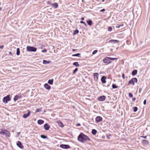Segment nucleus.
Returning a JSON list of instances; mask_svg holds the SVG:
<instances>
[{"mask_svg":"<svg viewBox=\"0 0 150 150\" xmlns=\"http://www.w3.org/2000/svg\"><path fill=\"white\" fill-rule=\"evenodd\" d=\"M59 126L61 127H63L64 125L62 122L60 121H59L57 122Z\"/></svg>","mask_w":150,"mask_h":150,"instance_id":"21","label":"nucleus"},{"mask_svg":"<svg viewBox=\"0 0 150 150\" xmlns=\"http://www.w3.org/2000/svg\"><path fill=\"white\" fill-rule=\"evenodd\" d=\"M44 122V121L41 120H40L38 121V123L40 125H41L43 124Z\"/></svg>","mask_w":150,"mask_h":150,"instance_id":"23","label":"nucleus"},{"mask_svg":"<svg viewBox=\"0 0 150 150\" xmlns=\"http://www.w3.org/2000/svg\"><path fill=\"white\" fill-rule=\"evenodd\" d=\"M76 50V49H73L72 50V51H75Z\"/></svg>","mask_w":150,"mask_h":150,"instance_id":"54","label":"nucleus"},{"mask_svg":"<svg viewBox=\"0 0 150 150\" xmlns=\"http://www.w3.org/2000/svg\"><path fill=\"white\" fill-rule=\"evenodd\" d=\"M73 65L77 67L79 66V64L77 62L74 63Z\"/></svg>","mask_w":150,"mask_h":150,"instance_id":"27","label":"nucleus"},{"mask_svg":"<svg viewBox=\"0 0 150 150\" xmlns=\"http://www.w3.org/2000/svg\"><path fill=\"white\" fill-rule=\"evenodd\" d=\"M50 4L54 8H57L58 7V4L57 3Z\"/></svg>","mask_w":150,"mask_h":150,"instance_id":"18","label":"nucleus"},{"mask_svg":"<svg viewBox=\"0 0 150 150\" xmlns=\"http://www.w3.org/2000/svg\"><path fill=\"white\" fill-rule=\"evenodd\" d=\"M27 51L28 52H36L37 50V48L33 47L28 46L26 47Z\"/></svg>","mask_w":150,"mask_h":150,"instance_id":"3","label":"nucleus"},{"mask_svg":"<svg viewBox=\"0 0 150 150\" xmlns=\"http://www.w3.org/2000/svg\"><path fill=\"white\" fill-rule=\"evenodd\" d=\"M137 79L136 78H132L131 80H130L128 82L129 84H132V85H134V82L137 83Z\"/></svg>","mask_w":150,"mask_h":150,"instance_id":"5","label":"nucleus"},{"mask_svg":"<svg viewBox=\"0 0 150 150\" xmlns=\"http://www.w3.org/2000/svg\"><path fill=\"white\" fill-rule=\"evenodd\" d=\"M96 121L97 122H99L102 120V118L100 116H97L95 119Z\"/></svg>","mask_w":150,"mask_h":150,"instance_id":"9","label":"nucleus"},{"mask_svg":"<svg viewBox=\"0 0 150 150\" xmlns=\"http://www.w3.org/2000/svg\"><path fill=\"white\" fill-rule=\"evenodd\" d=\"M112 49H111V50H110V51H112Z\"/></svg>","mask_w":150,"mask_h":150,"instance_id":"56","label":"nucleus"},{"mask_svg":"<svg viewBox=\"0 0 150 150\" xmlns=\"http://www.w3.org/2000/svg\"><path fill=\"white\" fill-rule=\"evenodd\" d=\"M47 4H49L50 5H51V4H52L50 2V1H48L47 2Z\"/></svg>","mask_w":150,"mask_h":150,"instance_id":"47","label":"nucleus"},{"mask_svg":"<svg viewBox=\"0 0 150 150\" xmlns=\"http://www.w3.org/2000/svg\"><path fill=\"white\" fill-rule=\"evenodd\" d=\"M45 88L49 90L51 89V86L47 83H45L44 85Z\"/></svg>","mask_w":150,"mask_h":150,"instance_id":"16","label":"nucleus"},{"mask_svg":"<svg viewBox=\"0 0 150 150\" xmlns=\"http://www.w3.org/2000/svg\"><path fill=\"white\" fill-rule=\"evenodd\" d=\"M28 113L24 114H23V118H27V117H29L30 116V112L29 110H28Z\"/></svg>","mask_w":150,"mask_h":150,"instance_id":"12","label":"nucleus"},{"mask_svg":"<svg viewBox=\"0 0 150 150\" xmlns=\"http://www.w3.org/2000/svg\"><path fill=\"white\" fill-rule=\"evenodd\" d=\"M17 146L21 149H23L24 146L20 141H18L16 143Z\"/></svg>","mask_w":150,"mask_h":150,"instance_id":"11","label":"nucleus"},{"mask_svg":"<svg viewBox=\"0 0 150 150\" xmlns=\"http://www.w3.org/2000/svg\"><path fill=\"white\" fill-rule=\"evenodd\" d=\"M81 20H84V18L83 17H82L81 18Z\"/></svg>","mask_w":150,"mask_h":150,"instance_id":"52","label":"nucleus"},{"mask_svg":"<svg viewBox=\"0 0 150 150\" xmlns=\"http://www.w3.org/2000/svg\"><path fill=\"white\" fill-rule=\"evenodd\" d=\"M108 30L109 31H111L112 30V28L111 27H109L108 28Z\"/></svg>","mask_w":150,"mask_h":150,"instance_id":"38","label":"nucleus"},{"mask_svg":"<svg viewBox=\"0 0 150 150\" xmlns=\"http://www.w3.org/2000/svg\"><path fill=\"white\" fill-rule=\"evenodd\" d=\"M97 52H98V50H95L92 53V54H96Z\"/></svg>","mask_w":150,"mask_h":150,"instance_id":"39","label":"nucleus"},{"mask_svg":"<svg viewBox=\"0 0 150 150\" xmlns=\"http://www.w3.org/2000/svg\"><path fill=\"white\" fill-rule=\"evenodd\" d=\"M79 31L78 30H75L74 33V34L75 35L76 34H77L79 33Z\"/></svg>","mask_w":150,"mask_h":150,"instance_id":"31","label":"nucleus"},{"mask_svg":"<svg viewBox=\"0 0 150 150\" xmlns=\"http://www.w3.org/2000/svg\"><path fill=\"white\" fill-rule=\"evenodd\" d=\"M141 137L144 138V139H146V136H141Z\"/></svg>","mask_w":150,"mask_h":150,"instance_id":"44","label":"nucleus"},{"mask_svg":"<svg viewBox=\"0 0 150 150\" xmlns=\"http://www.w3.org/2000/svg\"><path fill=\"white\" fill-rule=\"evenodd\" d=\"M142 144L144 145H146L148 144L149 142H148V141L146 140H143V141H142Z\"/></svg>","mask_w":150,"mask_h":150,"instance_id":"19","label":"nucleus"},{"mask_svg":"<svg viewBox=\"0 0 150 150\" xmlns=\"http://www.w3.org/2000/svg\"><path fill=\"white\" fill-rule=\"evenodd\" d=\"M41 137L42 138H43V139H46V138H47V137L45 136V135H42L41 136Z\"/></svg>","mask_w":150,"mask_h":150,"instance_id":"32","label":"nucleus"},{"mask_svg":"<svg viewBox=\"0 0 150 150\" xmlns=\"http://www.w3.org/2000/svg\"><path fill=\"white\" fill-rule=\"evenodd\" d=\"M9 54H10L11 55H12V52H11L10 51L9 52Z\"/></svg>","mask_w":150,"mask_h":150,"instance_id":"53","label":"nucleus"},{"mask_svg":"<svg viewBox=\"0 0 150 150\" xmlns=\"http://www.w3.org/2000/svg\"><path fill=\"white\" fill-rule=\"evenodd\" d=\"M17 52H16V54L18 55L20 54V50L19 48H17Z\"/></svg>","mask_w":150,"mask_h":150,"instance_id":"28","label":"nucleus"},{"mask_svg":"<svg viewBox=\"0 0 150 150\" xmlns=\"http://www.w3.org/2000/svg\"><path fill=\"white\" fill-rule=\"evenodd\" d=\"M22 97L21 95H16L13 98L14 100L15 101L17 100L18 99Z\"/></svg>","mask_w":150,"mask_h":150,"instance_id":"13","label":"nucleus"},{"mask_svg":"<svg viewBox=\"0 0 150 150\" xmlns=\"http://www.w3.org/2000/svg\"><path fill=\"white\" fill-rule=\"evenodd\" d=\"M0 134L5 135L6 137H9L10 136L9 132L4 129H0Z\"/></svg>","mask_w":150,"mask_h":150,"instance_id":"2","label":"nucleus"},{"mask_svg":"<svg viewBox=\"0 0 150 150\" xmlns=\"http://www.w3.org/2000/svg\"><path fill=\"white\" fill-rule=\"evenodd\" d=\"M60 146L61 148L64 149H68L70 147L69 145L64 144H61Z\"/></svg>","mask_w":150,"mask_h":150,"instance_id":"7","label":"nucleus"},{"mask_svg":"<svg viewBox=\"0 0 150 150\" xmlns=\"http://www.w3.org/2000/svg\"><path fill=\"white\" fill-rule=\"evenodd\" d=\"M78 140L79 141L83 142L87 141H90V139L86 135L83 133H81L78 137Z\"/></svg>","mask_w":150,"mask_h":150,"instance_id":"1","label":"nucleus"},{"mask_svg":"<svg viewBox=\"0 0 150 150\" xmlns=\"http://www.w3.org/2000/svg\"><path fill=\"white\" fill-rule=\"evenodd\" d=\"M142 91V89L141 88H140L139 89V92H140Z\"/></svg>","mask_w":150,"mask_h":150,"instance_id":"51","label":"nucleus"},{"mask_svg":"<svg viewBox=\"0 0 150 150\" xmlns=\"http://www.w3.org/2000/svg\"><path fill=\"white\" fill-rule=\"evenodd\" d=\"M109 57H106L103 60V62L104 63L109 64L111 62L110 61Z\"/></svg>","mask_w":150,"mask_h":150,"instance_id":"8","label":"nucleus"},{"mask_svg":"<svg viewBox=\"0 0 150 150\" xmlns=\"http://www.w3.org/2000/svg\"><path fill=\"white\" fill-rule=\"evenodd\" d=\"M40 111V109L39 108H37L36 110V112H39Z\"/></svg>","mask_w":150,"mask_h":150,"instance_id":"48","label":"nucleus"},{"mask_svg":"<svg viewBox=\"0 0 150 150\" xmlns=\"http://www.w3.org/2000/svg\"><path fill=\"white\" fill-rule=\"evenodd\" d=\"M47 52V50L45 49L44 50H42L41 51V52Z\"/></svg>","mask_w":150,"mask_h":150,"instance_id":"40","label":"nucleus"},{"mask_svg":"<svg viewBox=\"0 0 150 150\" xmlns=\"http://www.w3.org/2000/svg\"><path fill=\"white\" fill-rule=\"evenodd\" d=\"M50 127V126L47 124H45L44 125V128L46 130H49Z\"/></svg>","mask_w":150,"mask_h":150,"instance_id":"17","label":"nucleus"},{"mask_svg":"<svg viewBox=\"0 0 150 150\" xmlns=\"http://www.w3.org/2000/svg\"><path fill=\"white\" fill-rule=\"evenodd\" d=\"M109 58L111 60H117L118 59V58H113L109 57Z\"/></svg>","mask_w":150,"mask_h":150,"instance_id":"30","label":"nucleus"},{"mask_svg":"<svg viewBox=\"0 0 150 150\" xmlns=\"http://www.w3.org/2000/svg\"><path fill=\"white\" fill-rule=\"evenodd\" d=\"M137 70H134L132 72V76H134L137 74Z\"/></svg>","mask_w":150,"mask_h":150,"instance_id":"20","label":"nucleus"},{"mask_svg":"<svg viewBox=\"0 0 150 150\" xmlns=\"http://www.w3.org/2000/svg\"><path fill=\"white\" fill-rule=\"evenodd\" d=\"M106 97L104 96H100L98 98V100L100 101H103L105 100Z\"/></svg>","mask_w":150,"mask_h":150,"instance_id":"10","label":"nucleus"},{"mask_svg":"<svg viewBox=\"0 0 150 150\" xmlns=\"http://www.w3.org/2000/svg\"><path fill=\"white\" fill-rule=\"evenodd\" d=\"M105 11V9H103L100 11V12H104Z\"/></svg>","mask_w":150,"mask_h":150,"instance_id":"45","label":"nucleus"},{"mask_svg":"<svg viewBox=\"0 0 150 150\" xmlns=\"http://www.w3.org/2000/svg\"><path fill=\"white\" fill-rule=\"evenodd\" d=\"M80 23H82L83 24H84L85 26H87V25H86V23H85V22L83 21H80Z\"/></svg>","mask_w":150,"mask_h":150,"instance_id":"35","label":"nucleus"},{"mask_svg":"<svg viewBox=\"0 0 150 150\" xmlns=\"http://www.w3.org/2000/svg\"><path fill=\"white\" fill-rule=\"evenodd\" d=\"M76 125L77 126H80L81 125L80 123H78V124H76Z\"/></svg>","mask_w":150,"mask_h":150,"instance_id":"50","label":"nucleus"},{"mask_svg":"<svg viewBox=\"0 0 150 150\" xmlns=\"http://www.w3.org/2000/svg\"><path fill=\"white\" fill-rule=\"evenodd\" d=\"M124 25L123 24L119 25H117V26L116 27V28H119L120 27L123 26Z\"/></svg>","mask_w":150,"mask_h":150,"instance_id":"41","label":"nucleus"},{"mask_svg":"<svg viewBox=\"0 0 150 150\" xmlns=\"http://www.w3.org/2000/svg\"><path fill=\"white\" fill-rule=\"evenodd\" d=\"M88 24L89 25H91L92 23V21L91 20H90L86 21Z\"/></svg>","mask_w":150,"mask_h":150,"instance_id":"26","label":"nucleus"},{"mask_svg":"<svg viewBox=\"0 0 150 150\" xmlns=\"http://www.w3.org/2000/svg\"><path fill=\"white\" fill-rule=\"evenodd\" d=\"M97 133V131L95 129H93L92 131V133L93 135H95Z\"/></svg>","mask_w":150,"mask_h":150,"instance_id":"25","label":"nucleus"},{"mask_svg":"<svg viewBox=\"0 0 150 150\" xmlns=\"http://www.w3.org/2000/svg\"><path fill=\"white\" fill-rule=\"evenodd\" d=\"M137 108L136 107H135L133 108V111L134 112L137 111Z\"/></svg>","mask_w":150,"mask_h":150,"instance_id":"33","label":"nucleus"},{"mask_svg":"<svg viewBox=\"0 0 150 150\" xmlns=\"http://www.w3.org/2000/svg\"><path fill=\"white\" fill-rule=\"evenodd\" d=\"M51 63L50 61H47L45 60H43V64H49V63Z\"/></svg>","mask_w":150,"mask_h":150,"instance_id":"24","label":"nucleus"},{"mask_svg":"<svg viewBox=\"0 0 150 150\" xmlns=\"http://www.w3.org/2000/svg\"><path fill=\"white\" fill-rule=\"evenodd\" d=\"M78 70V69L77 68H76L74 70V71L73 72V74H74L77 72Z\"/></svg>","mask_w":150,"mask_h":150,"instance_id":"34","label":"nucleus"},{"mask_svg":"<svg viewBox=\"0 0 150 150\" xmlns=\"http://www.w3.org/2000/svg\"><path fill=\"white\" fill-rule=\"evenodd\" d=\"M111 134H110L109 135H106V137L108 139H110V138L111 137Z\"/></svg>","mask_w":150,"mask_h":150,"instance_id":"36","label":"nucleus"},{"mask_svg":"<svg viewBox=\"0 0 150 150\" xmlns=\"http://www.w3.org/2000/svg\"><path fill=\"white\" fill-rule=\"evenodd\" d=\"M146 104V100H144V105H145Z\"/></svg>","mask_w":150,"mask_h":150,"instance_id":"49","label":"nucleus"},{"mask_svg":"<svg viewBox=\"0 0 150 150\" xmlns=\"http://www.w3.org/2000/svg\"><path fill=\"white\" fill-rule=\"evenodd\" d=\"M4 47V45L0 46V49H2Z\"/></svg>","mask_w":150,"mask_h":150,"instance_id":"46","label":"nucleus"},{"mask_svg":"<svg viewBox=\"0 0 150 150\" xmlns=\"http://www.w3.org/2000/svg\"><path fill=\"white\" fill-rule=\"evenodd\" d=\"M106 77L105 76H103L102 77L101 80L102 83H106Z\"/></svg>","mask_w":150,"mask_h":150,"instance_id":"14","label":"nucleus"},{"mask_svg":"<svg viewBox=\"0 0 150 150\" xmlns=\"http://www.w3.org/2000/svg\"><path fill=\"white\" fill-rule=\"evenodd\" d=\"M10 96V95H8L4 97L3 98V102L5 103H7L8 101H10L11 100Z\"/></svg>","mask_w":150,"mask_h":150,"instance_id":"4","label":"nucleus"},{"mask_svg":"<svg viewBox=\"0 0 150 150\" xmlns=\"http://www.w3.org/2000/svg\"><path fill=\"white\" fill-rule=\"evenodd\" d=\"M79 55H80V53H77L75 54H74L72 55V56H78Z\"/></svg>","mask_w":150,"mask_h":150,"instance_id":"37","label":"nucleus"},{"mask_svg":"<svg viewBox=\"0 0 150 150\" xmlns=\"http://www.w3.org/2000/svg\"><path fill=\"white\" fill-rule=\"evenodd\" d=\"M105 1V0H102V2H104Z\"/></svg>","mask_w":150,"mask_h":150,"instance_id":"55","label":"nucleus"},{"mask_svg":"<svg viewBox=\"0 0 150 150\" xmlns=\"http://www.w3.org/2000/svg\"><path fill=\"white\" fill-rule=\"evenodd\" d=\"M119 42V41L118 40H111L108 41L109 43H118Z\"/></svg>","mask_w":150,"mask_h":150,"instance_id":"15","label":"nucleus"},{"mask_svg":"<svg viewBox=\"0 0 150 150\" xmlns=\"http://www.w3.org/2000/svg\"><path fill=\"white\" fill-rule=\"evenodd\" d=\"M122 78H123V79H125V74H122Z\"/></svg>","mask_w":150,"mask_h":150,"instance_id":"43","label":"nucleus"},{"mask_svg":"<svg viewBox=\"0 0 150 150\" xmlns=\"http://www.w3.org/2000/svg\"><path fill=\"white\" fill-rule=\"evenodd\" d=\"M129 97L131 98L133 97V95L132 93H129Z\"/></svg>","mask_w":150,"mask_h":150,"instance_id":"42","label":"nucleus"},{"mask_svg":"<svg viewBox=\"0 0 150 150\" xmlns=\"http://www.w3.org/2000/svg\"><path fill=\"white\" fill-rule=\"evenodd\" d=\"M53 79H50L48 81V83L50 85H52L53 84Z\"/></svg>","mask_w":150,"mask_h":150,"instance_id":"22","label":"nucleus"},{"mask_svg":"<svg viewBox=\"0 0 150 150\" xmlns=\"http://www.w3.org/2000/svg\"><path fill=\"white\" fill-rule=\"evenodd\" d=\"M112 86L113 88H118L117 86H116L115 84H112Z\"/></svg>","mask_w":150,"mask_h":150,"instance_id":"29","label":"nucleus"},{"mask_svg":"<svg viewBox=\"0 0 150 150\" xmlns=\"http://www.w3.org/2000/svg\"><path fill=\"white\" fill-rule=\"evenodd\" d=\"M93 75L94 80L95 81H96L98 79V73H93Z\"/></svg>","mask_w":150,"mask_h":150,"instance_id":"6","label":"nucleus"}]
</instances>
